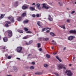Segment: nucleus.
<instances>
[{
  "label": "nucleus",
  "mask_w": 76,
  "mask_h": 76,
  "mask_svg": "<svg viewBox=\"0 0 76 76\" xmlns=\"http://www.w3.org/2000/svg\"><path fill=\"white\" fill-rule=\"evenodd\" d=\"M58 67V68L59 69H62L63 68H64V69L66 70V65L63 64H58L57 65Z\"/></svg>",
  "instance_id": "1"
},
{
  "label": "nucleus",
  "mask_w": 76,
  "mask_h": 76,
  "mask_svg": "<svg viewBox=\"0 0 76 76\" xmlns=\"http://www.w3.org/2000/svg\"><path fill=\"white\" fill-rule=\"evenodd\" d=\"M7 32L8 33V35L9 37H12L13 36V33L12 31L11 30H8L5 32V34H6Z\"/></svg>",
  "instance_id": "2"
},
{
  "label": "nucleus",
  "mask_w": 76,
  "mask_h": 76,
  "mask_svg": "<svg viewBox=\"0 0 76 76\" xmlns=\"http://www.w3.org/2000/svg\"><path fill=\"white\" fill-rule=\"evenodd\" d=\"M65 73H67V75L68 76H72V72L70 70H66Z\"/></svg>",
  "instance_id": "3"
},
{
  "label": "nucleus",
  "mask_w": 76,
  "mask_h": 76,
  "mask_svg": "<svg viewBox=\"0 0 76 76\" xmlns=\"http://www.w3.org/2000/svg\"><path fill=\"white\" fill-rule=\"evenodd\" d=\"M8 19H9L12 23H14L15 20H14V18L11 16H9L8 17Z\"/></svg>",
  "instance_id": "4"
},
{
  "label": "nucleus",
  "mask_w": 76,
  "mask_h": 76,
  "mask_svg": "<svg viewBox=\"0 0 76 76\" xmlns=\"http://www.w3.org/2000/svg\"><path fill=\"white\" fill-rule=\"evenodd\" d=\"M16 50L18 53H20L22 51V47L21 46L18 47L17 48Z\"/></svg>",
  "instance_id": "5"
},
{
  "label": "nucleus",
  "mask_w": 76,
  "mask_h": 76,
  "mask_svg": "<svg viewBox=\"0 0 76 76\" xmlns=\"http://www.w3.org/2000/svg\"><path fill=\"white\" fill-rule=\"evenodd\" d=\"M75 38V36H70L68 38V40L69 41H72L73 40L74 38Z\"/></svg>",
  "instance_id": "6"
},
{
  "label": "nucleus",
  "mask_w": 76,
  "mask_h": 76,
  "mask_svg": "<svg viewBox=\"0 0 76 76\" xmlns=\"http://www.w3.org/2000/svg\"><path fill=\"white\" fill-rule=\"evenodd\" d=\"M5 22L6 24H5V26L6 27V28H8V27L9 26L8 24H10V23H11V22L8 21H6Z\"/></svg>",
  "instance_id": "7"
},
{
  "label": "nucleus",
  "mask_w": 76,
  "mask_h": 76,
  "mask_svg": "<svg viewBox=\"0 0 76 76\" xmlns=\"http://www.w3.org/2000/svg\"><path fill=\"white\" fill-rule=\"evenodd\" d=\"M42 5L43 7L45 8L46 10H47L48 9H49V7L46 6V5H45V4H43Z\"/></svg>",
  "instance_id": "8"
},
{
  "label": "nucleus",
  "mask_w": 76,
  "mask_h": 76,
  "mask_svg": "<svg viewBox=\"0 0 76 76\" xmlns=\"http://www.w3.org/2000/svg\"><path fill=\"white\" fill-rule=\"evenodd\" d=\"M48 16V20L50 21H53V18H52L51 16V15H49Z\"/></svg>",
  "instance_id": "9"
},
{
  "label": "nucleus",
  "mask_w": 76,
  "mask_h": 76,
  "mask_svg": "<svg viewBox=\"0 0 76 76\" xmlns=\"http://www.w3.org/2000/svg\"><path fill=\"white\" fill-rule=\"evenodd\" d=\"M3 40L4 42H7L8 41V39L7 37H4L3 38Z\"/></svg>",
  "instance_id": "10"
},
{
  "label": "nucleus",
  "mask_w": 76,
  "mask_h": 76,
  "mask_svg": "<svg viewBox=\"0 0 76 76\" xmlns=\"http://www.w3.org/2000/svg\"><path fill=\"white\" fill-rule=\"evenodd\" d=\"M22 8L23 9V10H26V9H28V6H25V5H23L22 7Z\"/></svg>",
  "instance_id": "11"
},
{
  "label": "nucleus",
  "mask_w": 76,
  "mask_h": 76,
  "mask_svg": "<svg viewBox=\"0 0 76 76\" xmlns=\"http://www.w3.org/2000/svg\"><path fill=\"white\" fill-rule=\"evenodd\" d=\"M69 33H71V34H76V31H74L73 30H70L69 31Z\"/></svg>",
  "instance_id": "12"
},
{
  "label": "nucleus",
  "mask_w": 76,
  "mask_h": 76,
  "mask_svg": "<svg viewBox=\"0 0 76 76\" xmlns=\"http://www.w3.org/2000/svg\"><path fill=\"white\" fill-rule=\"evenodd\" d=\"M29 22V20H24L23 22V23L24 24H25V23H28Z\"/></svg>",
  "instance_id": "13"
},
{
  "label": "nucleus",
  "mask_w": 76,
  "mask_h": 76,
  "mask_svg": "<svg viewBox=\"0 0 76 76\" xmlns=\"http://www.w3.org/2000/svg\"><path fill=\"white\" fill-rule=\"evenodd\" d=\"M56 58H57V59L59 61H60V62H61V61H62L60 59V58L58 57V56H56Z\"/></svg>",
  "instance_id": "14"
},
{
  "label": "nucleus",
  "mask_w": 76,
  "mask_h": 76,
  "mask_svg": "<svg viewBox=\"0 0 76 76\" xmlns=\"http://www.w3.org/2000/svg\"><path fill=\"white\" fill-rule=\"evenodd\" d=\"M13 69L15 70V72H17V71H18V68H17V67L16 66H14Z\"/></svg>",
  "instance_id": "15"
},
{
  "label": "nucleus",
  "mask_w": 76,
  "mask_h": 76,
  "mask_svg": "<svg viewBox=\"0 0 76 76\" xmlns=\"http://www.w3.org/2000/svg\"><path fill=\"white\" fill-rule=\"evenodd\" d=\"M29 9L31 11H34V10H35V8H34V7H29Z\"/></svg>",
  "instance_id": "16"
},
{
  "label": "nucleus",
  "mask_w": 76,
  "mask_h": 76,
  "mask_svg": "<svg viewBox=\"0 0 76 76\" xmlns=\"http://www.w3.org/2000/svg\"><path fill=\"white\" fill-rule=\"evenodd\" d=\"M60 27L61 28H63L64 29H66V27H65V25H64L62 26H60Z\"/></svg>",
  "instance_id": "17"
},
{
  "label": "nucleus",
  "mask_w": 76,
  "mask_h": 76,
  "mask_svg": "<svg viewBox=\"0 0 76 76\" xmlns=\"http://www.w3.org/2000/svg\"><path fill=\"white\" fill-rule=\"evenodd\" d=\"M5 16V14L3 15L1 14V16H0V19H3L4 18V16Z\"/></svg>",
  "instance_id": "18"
},
{
  "label": "nucleus",
  "mask_w": 76,
  "mask_h": 76,
  "mask_svg": "<svg viewBox=\"0 0 76 76\" xmlns=\"http://www.w3.org/2000/svg\"><path fill=\"white\" fill-rule=\"evenodd\" d=\"M17 20L18 21H21V20H22V17H19L17 18Z\"/></svg>",
  "instance_id": "19"
},
{
  "label": "nucleus",
  "mask_w": 76,
  "mask_h": 76,
  "mask_svg": "<svg viewBox=\"0 0 76 76\" xmlns=\"http://www.w3.org/2000/svg\"><path fill=\"white\" fill-rule=\"evenodd\" d=\"M26 15V13H23L21 15V16L22 17H24Z\"/></svg>",
  "instance_id": "20"
},
{
  "label": "nucleus",
  "mask_w": 76,
  "mask_h": 76,
  "mask_svg": "<svg viewBox=\"0 0 76 76\" xmlns=\"http://www.w3.org/2000/svg\"><path fill=\"white\" fill-rule=\"evenodd\" d=\"M50 35H52V36H56V34H54V33H53V32H50Z\"/></svg>",
  "instance_id": "21"
},
{
  "label": "nucleus",
  "mask_w": 76,
  "mask_h": 76,
  "mask_svg": "<svg viewBox=\"0 0 76 76\" xmlns=\"http://www.w3.org/2000/svg\"><path fill=\"white\" fill-rule=\"evenodd\" d=\"M37 24L39 26H40V27H42L41 25V24H40V22H39V21H37Z\"/></svg>",
  "instance_id": "22"
},
{
  "label": "nucleus",
  "mask_w": 76,
  "mask_h": 76,
  "mask_svg": "<svg viewBox=\"0 0 76 76\" xmlns=\"http://www.w3.org/2000/svg\"><path fill=\"white\" fill-rule=\"evenodd\" d=\"M18 32H20V33H23V31L21 30H18Z\"/></svg>",
  "instance_id": "23"
},
{
  "label": "nucleus",
  "mask_w": 76,
  "mask_h": 76,
  "mask_svg": "<svg viewBox=\"0 0 76 76\" xmlns=\"http://www.w3.org/2000/svg\"><path fill=\"white\" fill-rule=\"evenodd\" d=\"M15 6H18V1H15Z\"/></svg>",
  "instance_id": "24"
},
{
  "label": "nucleus",
  "mask_w": 76,
  "mask_h": 76,
  "mask_svg": "<svg viewBox=\"0 0 76 76\" xmlns=\"http://www.w3.org/2000/svg\"><path fill=\"white\" fill-rule=\"evenodd\" d=\"M50 55H48V54H47L46 55V57H47V58H50Z\"/></svg>",
  "instance_id": "25"
},
{
  "label": "nucleus",
  "mask_w": 76,
  "mask_h": 76,
  "mask_svg": "<svg viewBox=\"0 0 76 76\" xmlns=\"http://www.w3.org/2000/svg\"><path fill=\"white\" fill-rule=\"evenodd\" d=\"M43 40L44 41H48V40H49V39L48 38H45L43 39Z\"/></svg>",
  "instance_id": "26"
},
{
  "label": "nucleus",
  "mask_w": 76,
  "mask_h": 76,
  "mask_svg": "<svg viewBox=\"0 0 76 76\" xmlns=\"http://www.w3.org/2000/svg\"><path fill=\"white\" fill-rule=\"evenodd\" d=\"M42 73L41 72H36L35 73V75H41Z\"/></svg>",
  "instance_id": "27"
},
{
  "label": "nucleus",
  "mask_w": 76,
  "mask_h": 76,
  "mask_svg": "<svg viewBox=\"0 0 76 76\" xmlns=\"http://www.w3.org/2000/svg\"><path fill=\"white\" fill-rule=\"evenodd\" d=\"M12 57V56H8L7 57V58H8V59H11Z\"/></svg>",
  "instance_id": "28"
},
{
  "label": "nucleus",
  "mask_w": 76,
  "mask_h": 76,
  "mask_svg": "<svg viewBox=\"0 0 76 76\" xmlns=\"http://www.w3.org/2000/svg\"><path fill=\"white\" fill-rule=\"evenodd\" d=\"M40 44L39 43H37V47H38V48H39V47H41Z\"/></svg>",
  "instance_id": "29"
},
{
  "label": "nucleus",
  "mask_w": 76,
  "mask_h": 76,
  "mask_svg": "<svg viewBox=\"0 0 76 76\" xmlns=\"http://www.w3.org/2000/svg\"><path fill=\"white\" fill-rule=\"evenodd\" d=\"M24 29L25 30V31H28V29L26 28H24Z\"/></svg>",
  "instance_id": "30"
},
{
  "label": "nucleus",
  "mask_w": 76,
  "mask_h": 76,
  "mask_svg": "<svg viewBox=\"0 0 76 76\" xmlns=\"http://www.w3.org/2000/svg\"><path fill=\"white\" fill-rule=\"evenodd\" d=\"M37 7H39L40 6V4H37Z\"/></svg>",
  "instance_id": "31"
},
{
  "label": "nucleus",
  "mask_w": 76,
  "mask_h": 76,
  "mask_svg": "<svg viewBox=\"0 0 76 76\" xmlns=\"http://www.w3.org/2000/svg\"><path fill=\"white\" fill-rule=\"evenodd\" d=\"M46 28H42V32H44V31H46Z\"/></svg>",
  "instance_id": "32"
},
{
  "label": "nucleus",
  "mask_w": 76,
  "mask_h": 76,
  "mask_svg": "<svg viewBox=\"0 0 76 76\" xmlns=\"http://www.w3.org/2000/svg\"><path fill=\"white\" fill-rule=\"evenodd\" d=\"M48 65L47 64H45L44 65V67H48Z\"/></svg>",
  "instance_id": "33"
},
{
  "label": "nucleus",
  "mask_w": 76,
  "mask_h": 76,
  "mask_svg": "<svg viewBox=\"0 0 76 76\" xmlns=\"http://www.w3.org/2000/svg\"><path fill=\"white\" fill-rule=\"evenodd\" d=\"M26 33L28 34H31L32 33V32L31 31H28L26 32Z\"/></svg>",
  "instance_id": "34"
},
{
  "label": "nucleus",
  "mask_w": 76,
  "mask_h": 76,
  "mask_svg": "<svg viewBox=\"0 0 76 76\" xmlns=\"http://www.w3.org/2000/svg\"><path fill=\"white\" fill-rule=\"evenodd\" d=\"M29 44H32V42H33V41L32 40H30L29 41Z\"/></svg>",
  "instance_id": "35"
},
{
  "label": "nucleus",
  "mask_w": 76,
  "mask_h": 76,
  "mask_svg": "<svg viewBox=\"0 0 76 76\" xmlns=\"http://www.w3.org/2000/svg\"><path fill=\"white\" fill-rule=\"evenodd\" d=\"M36 16H37V17H39V16L40 17V16H41V15H39V14H37V15H36Z\"/></svg>",
  "instance_id": "36"
},
{
  "label": "nucleus",
  "mask_w": 76,
  "mask_h": 76,
  "mask_svg": "<svg viewBox=\"0 0 76 76\" xmlns=\"http://www.w3.org/2000/svg\"><path fill=\"white\" fill-rule=\"evenodd\" d=\"M31 69H34V67L33 66H31L30 67Z\"/></svg>",
  "instance_id": "37"
},
{
  "label": "nucleus",
  "mask_w": 76,
  "mask_h": 76,
  "mask_svg": "<svg viewBox=\"0 0 76 76\" xmlns=\"http://www.w3.org/2000/svg\"><path fill=\"white\" fill-rule=\"evenodd\" d=\"M6 46H4V47H2V49H3V50H5V49H6Z\"/></svg>",
  "instance_id": "38"
},
{
  "label": "nucleus",
  "mask_w": 76,
  "mask_h": 76,
  "mask_svg": "<svg viewBox=\"0 0 76 76\" xmlns=\"http://www.w3.org/2000/svg\"><path fill=\"white\" fill-rule=\"evenodd\" d=\"M5 57H6L7 58V57H8V54H5Z\"/></svg>",
  "instance_id": "39"
},
{
  "label": "nucleus",
  "mask_w": 76,
  "mask_h": 76,
  "mask_svg": "<svg viewBox=\"0 0 76 76\" xmlns=\"http://www.w3.org/2000/svg\"><path fill=\"white\" fill-rule=\"evenodd\" d=\"M53 45H57V43H56V42H54L53 43Z\"/></svg>",
  "instance_id": "40"
},
{
  "label": "nucleus",
  "mask_w": 76,
  "mask_h": 76,
  "mask_svg": "<svg viewBox=\"0 0 76 76\" xmlns=\"http://www.w3.org/2000/svg\"><path fill=\"white\" fill-rule=\"evenodd\" d=\"M46 30H46L47 29H49L50 30H51V28H46Z\"/></svg>",
  "instance_id": "41"
},
{
  "label": "nucleus",
  "mask_w": 76,
  "mask_h": 76,
  "mask_svg": "<svg viewBox=\"0 0 76 76\" xmlns=\"http://www.w3.org/2000/svg\"><path fill=\"white\" fill-rule=\"evenodd\" d=\"M54 74H55V75H56V76H58V74L57 73H54Z\"/></svg>",
  "instance_id": "42"
},
{
  "label": "nucleus",
  "mask_w": 76,
  "mask_h": 76,
  "mask_svg": "<svg viewBox=\"0 0 76 76\" xmlns=\"http://www.w3.org/2000/svg\"><path fill=\"white\" fill-rule=\"evenodd\" d=\"M31 64H33V65H34V64H35V62H32L31 63Z\"/></svg>",
  "instance_id": "43"
},
{
  "label": "nucleus",
  "mask_w": 76,
  "mask_h": 76,
  "mask_svg": "<svg viewBox=\"0 0 76 76\" xmlns=\"http://www.w3.org/2000/svg\"><path fill=\"white\" fill-rule=\"evenodd\" d=\"M75 11H73L71 13L72 14H73V13H75Z\"/></svg>",
  "instance_id": "44"
},
{
  "label": "nucleus",
  "mask_w": 76,
  "mask_h": 76,
  "mask_svg": "<svg viewBox=\"0 0 76 76\" xmlns=\"http://www.w3.org/2000/svg\"><path fill=\"white\" fill-rule=\"evenodd\" d=\"M26 45H30V44H29V43H28V42H26Z\"/></svg>",
  "instance_id": "45"
},
{
  "label": "nucleus",
  "mask_w": 76,
  "mask_h": 76,
  "mask_svg": "<svg viewBox=\"0 0 76 76\" xmlns=\"http://www.w3.org/2000/svg\"><path fill=\"white\" fill-rule=\"evenodd\" d=\"M32 56V54H29L28 55V57H30V56Z\"/></svg>",
  "instance_id": "46"
},
{
  "label": "nucleus",
  "mask_w": 76,
  "mask_h": 76,
  "mask_svg": "<svg viewBox=\"0 0 76 76\" xmlns=\"http://www.w3.org/2000/svg\"><path fill=\"white\" fill-rule=\"evenodd\" d=\"M67 22L68 23H70V20H67Z\"/></svg>",
  "instance_id": "47"
},
{
  "label": "nucleus",
  "mask_w": 76,
  "mask_h": 76,
  "mask_svg": "<svg viewBox=\"0 0 76 76\" xmlns=\"http://www.w3.org/2000/svg\"><path fill=\"white\" fill-rule=\"evenodd\" d=\"M42 50V48H40L39 49V50L40 51H41Z\"/></svg>",
  "instance_id": "48"
},
{
  "label": "nucleus",
  "mask_w": 76,
  "mask_h": 76,
  "mask_svg": "<svg viewBox=\"0 0 76 76\" xmlns=\"http://www.w3.org/2000/svg\"><path fill=\"white\" fill-rule=\"evenodd\" d=\"M32 16L34 18H35V15H33Z\"/></svg>",
  "instance_id": "49"
},
{
  "label": "nucleus",
  "mask_w": 76,
  "mask_h": 76,
  "mask_svg": "<svg viewBox=\"0 0 76 76\" xmlns=\"http://www.w3.org/2000/svg\"><path fill=\"white\" fill-rule=\"evenodd\" d=\"M37 8H38V9L39 10H41V7H38Z\"/></svg>",
  "instance_id": "50"
},
{
  "label": "nucleus",
  "mask_w": 76,
  "mask_h": 76,
  "mask_svg": "<svg viewBox=\"0 0 76 76\" xmlns=\"http://www.w3.org/2000/svg\"><path fill=\"white\" fill-rule=\"evenodd\" d=\"M50 30H47L46 31L47 33H48V32H50Z\"/></svg>",
  "instance_id": "51"
},
{
  "label": "nucleus",
  "mask_w": 76,
  "mask_h": 76,
  "mask_svg": "<svg viewBox=\"0 0 76 76\" xmlns=\"http://www.w3.org/2000/svg\"><path fill=\"white\" fill-rule=\"evenodd\" d=\"M75 57H73V61H75Z\"/></svg>",
  "instance_id": "52"
},
{
  "label": "nucleus",
  "mask_w": 76,
  "mask_h": 76,
  "mask_svg": "<svg viewBox=\"0 0 76 76\" xmlns=\"http://www.w3.org/2000/svg\"><path fill=\"white\" fill-rule=\"evenodd\" d=\"M27 37H24V38H23V39H27Z\"/></svg>",
  "instance_id": "53"
},
{
  "label": "nucleus",
  "mask_w": 76,
  "mask_h": 76,
  "mask_svg": "<svg viewBox=\"0 0 76 76\" xmlns=\"http://www.w3.org/2000/svg\"><path fill=\"white\" fill-rule=\"evenodd\" d=\"M17 60H20V59L19 58H17Z\"/></svg>",
  "instance_id": "54"
},
{
  "label": "nucleus",
  "mask_w": 76,
  "mask_h": 76,
  "mask_svg": "<svg viewBox=\"0 0 76 76\" xmlns=\"http://www.w3.org/2000/svg\"><path fill=\"white\" fill-rule=\"evenodd\" d=\"M41 39H42V38H39V40H41Z\"/></svg>",
  "instance_id": "55"
},
{
  "label": "nucleus",
  "mask_w": 76,
  "mask_h": 76,
  "mask_svg": "<svg viewBox=\"0 0 76 76\" xmlns=\"http://www.w3.org/2000/svg\"><path fill=\"white\" fill-rule=\"evenodd\" d=\"M57 54V53H53V54L54 55H56V54Z\"/></svg>",
  "instance_id": "56"
},
{
  "label": "nucleus",
  "mask_w": 76,
  "mask_h": 76,
  "mask_svg": "<svg viewBox=\"0 0 76 76\" xmlns=\"http://www.w3.org/2000/svg\"><path fill=\"white\" fill-rule=\"evenodd\" d=\"M35 3H33L32 4V5H35Z\"/></svg>",
  "instance_id": "57"
},
{
  "label": "nucleus",
  "mask_w": 76,
  "mask_h": 76,
  "mask_svg": "<svg viewBox=\"0 0 76 76\" xmlns=\"http://www.w3.org/2000/svg\"><path fill=\"white\" fill-rule=\"evenodd\" d=\"M66 48V47H64V49H63L64 50H65Z\"/></svg>",
  "instance_id": "58"
},
{
  "label": "nucleus",
  "mask_w": 76,
  "mask_h": 76,
  "mask_svg": "<svg viewBox=\"0 0 76 76\" xmlns=\"http://www.w3.org/2000/svg\"><path fill=\"white\" fill-rule=\"evenodd\" d=\"M60 5L61 6H62V5H63V4H60Z\"/></svg>",
  "instance_id": "59"
},
{
  "label": "nucleus",
  "mask_w": 76,
  "mask_h": 76,
  "mask_svg": "<svg viewBox=\"0 0 76 76\" xmlns=\"http://www.w3.org/2000/svg\"><path fill=\"white\" fill-rule=\"evenodd\" d=\"M53 47H51V49H52V50H53Z\"/></svg>",
  "instance_id": "60"
},
{
  "label": "nucleus",
  "mask_w": 76,
  "mask_h": 76,
  "mask_svg": "<svg viewBox=\"0 0 76 76\" xmlns=\"http://www.w3.org/2000/svg\"><path fill=\"white\" fill-rule=\"evenodd\" d=\"M72 66V64H70L69 65V66Z\"/></svg>",
  "instance_id": "61"
},
{
  "label": "nucleus",
  "mask_w": 76,
  "mask_h": 76,
  "mask_svg": "<svg viewBox=\"0 0 76 76\" xmlns=\"http://www.w3.org/2000/svg\"><path fill=\"white\" fill-rule=\"evenodd\" d=\"M52 42H54V40H52Z\"/></svg>",
  "instance_id": "62"
},
{
  "label": "nucleus",
  "mask_w": 76,
  "mask_h": 76,
  "mask_svg": "<svg viewBox=\"0 0 76 76\" xmlns=\"http://www.w3.org/2000/svg\"><path fill=\"white\" fill-rule=\"evenodd\" d=\"M23 76H25V75H23Z\"/></svg>",
  "instance_id": "63"
},
{
  "label": "nucleus",
  "mask_w": 76,
  "mask_h": 76,
  "mask_svg": "<svg viewBox=\"0 0 76 76\" xmlns=\"http://www.w3.org/2000/svg\"><path fill=\"white\" fill-rule=\"evenodd\" d=\"M75 4H76V2H75Z\"/></svg>",
  "instance_id": "64"
}]
</instances>
